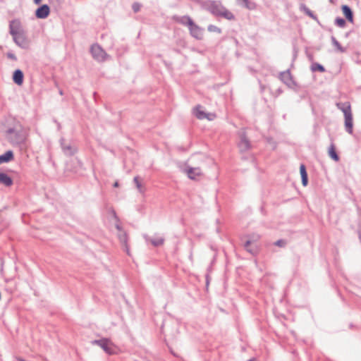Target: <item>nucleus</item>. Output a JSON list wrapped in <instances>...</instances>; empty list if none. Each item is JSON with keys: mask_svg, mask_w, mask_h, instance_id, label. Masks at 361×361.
<instances>
[{"mask_svg": "<svg viewBox=\"0 0 361 361\" xmlns=\"http://www.w3.org/2000/svg\"><path fill=\"white\" fill-rule=\"evenodd\" d=\"M16 131L13 128H9L7 130V133L8 134H13V133H15Z\"/></svg>", "mask_w": 361, "mask_h": 361, "instance_id": "35", "label": "nucleus"}, {"mask_svg": "<svg viewBox=\"0 0 361 361\" xmlns=\"http://www.w3.org/2000/svg\"><path fill=\"white\" fill-rule=\"evenodd\" d=\"M329 157L336 161L339 160V157L337 154L335 149V146L334 144H331L329 148Z\"/></svg>", "mask_w": 361, "mask_h": 361, "instance_id": "25", "label": "nucleus"}, {"mask_svg": "<svg viewBox=\"0 0 361 361\" xmlns=\"http://www.w3.org/2000/svg\"><path fill=\"white\" fill-rule=\"evenodd\" d=\"M280 79L287 85H290L293 82V79L288 70L280 73Z\"/></svg>", "mask_w": 361, "mask_h": 361, "instance_id": "14", "label": "nucleus"}, {"mask_svg": "<svg viewBox=\"0 0 361 361\" xmlns=\"http://www.w3.org/2000/svg\"><path fill=\"white\" fill-rule=\"evenodd\" d=\"M14 155L11 150H8L4 154L0 155V164L7 163L13 159Z\"/></svg>", "mask_w": 361, "mask_h": 361, "instance_id": "21", "label": "nucleus"}, {"mask_svg": "<svg viewBox=\"0 0 361 361\" xmlns=\"http://www.w3.org/2000/svg\"><path fill=\"white\" fill-rule=\"evenodd\" d=\"M253 240H247L243 245L244 248L252 255H255L257 252V248L256 245H252Z\"/></svg>", "mask_w": 361, "mask_h": 361, "instance_id": "19", "label": "nucleus"}, {"mask_svg": "<svg viewBox=\"0 0 361 361\" xmlns=\"http://www.w3.org/2000/svg\"><path fill=\"white\" fill-rule=\"evenodd\" d=\"M205 8L215 16L222 17L229 20L235 19L234 15L226 8L221 1L209 0L205 3Z\"/></svg>", "mask_w": 361, "mask_h": 361, "instance_id": "1", "label": "nucleus"}, {"mask_svg": "<svg viewBox=\"0 0 361 361\" xmlns=\"http://www.w3.org/2000/svg\"><path fill=\"white\" fill-rule=\"evenodd\" d=\"M13 80L16 84L21 85L23 82V73L22 71L19 69L16 70L13 75Z\"/></svg>", "mask_w": 361, "mask_h": 361, "instance_id": "17", "label": "nucleus"}, {"mask_svg": "<svg viewBox=\"0 0 361 361\" xmlns=\"http://www.w3.org/2000/svg\"><path fill=\"white\" fill-rule=\"evenodd\" d=\"M173 20L182 25L187 26L188 27L192 25L193 20L189 16H174Z\"/></svg>", "mask_w": 361, "mask_h": 361, "instance_id": "10", "label": "nucleus"}, {"mask_svg": "<svg viewBox=\"0 0 361 361\" xmlns=\"http://www.w3.org/2000/svg\"><path fill=\"white\" fill-rule=\"evenodd\" d=\"M190 35L196 39L201 40L203 38L204 29L199 25L192 23V25L188 27Z\"/></svg>", "mask_w": 361, "mask_h": 361, "instance_id": "6", "label": "nucleus"}, {"mask_svg": "<svg viewBox=\"0 0 361 361\" xmlns=\"http://www.w3.org/2000/svg\"><path fill=\"white\" fill-rule=\"evenodd\" d=\"M238 4L249 10H253L256 8V4L249 0H239Z\"/></svg>", "mask_w": 361, "mask_h": 361, "instance_id": "23", "label": "nucleus"}, {"mask_svg": "<svg viewBox=\"0 0 361 361\" xmlns=\"http://www.w3.org/2000/svg\"><path fill=\"white\" fill-rule=\"evenodd\" d=\"M331 42L333 44V45L336 48V49L339 51V52H341V53H343L345 51V49L343 48L341 44L340 43L337 41V39H336L335 37L332 36L331 37Z\"/></svg>", "mask_w": 361, "mask_h": 361, "instance_id": "26", "label": "nucleus"}, {"mask_svg": "<svg viewBox=\"0 0 361 361\" xmlns=\"http://www.w3.org/2000/svg\"><path fill=\"white\" fill-rule=\"evenodd\" d=\"M18 361H25V360L24 359H23V358H18Z\"/></svg>", "mask_w": 361, "mask_h": 361, "instance_id": "39", "label": "nucleus"}, {"mask_svg": "<svg viewBox=\"0 0 361 361\" xmlns=\"http://www.w3.org/2000/svg\"><path fill=\"white\" fill-rule=\"evenodd\" d=\"M311 70L313 72L319 71L321 73H324L325 71L324 67L322 65L317 63H314L312 65Z\"/></svg>", "mask_w": 361, "mask_h": 361, "instance_id": "27", "label": "nucleus"}, {"mask_svg": "<svg viewBox=\"0 0 361 361\" xmlns=\"http://www.w3.org/2000/svg\"><path fill=\"white\" fill-rule=\"evenodd\" d=\"M336 106L343 113L344 116L352 113L350 104L348 102L337 103Z\"/></svg>", "mask_w": 361, "mask_h": 361, "instance_id": "20", "label": "nucleus"}, {"mask_svg": "<svg viewBox=\"0 0 361 361\" xmlns=\"http://www.w3.org/2000/svg\"><path fill=\"white\" fill-rule=\"evenodd\" d=\"M344 117L345 130L348 133L352 134L353 127L352 113L345 115Z\"/></svg>", "mask_w": 361, "mask_h": 361, "instance_id": "13", "label": "nucleus"}, {"mask_svg": "<svg viewBox=\"0 0 361 361\" xmlns=\"http://www.w3.org/2000/svg\"><path fill=\"white\" fill-rule=\"evenodd\" d=\"M300 172L301 178H302V184L303 186H306L308 183V178H307V173L306 171V168L304 164L300 165Z\"/></svg>", "mask_w": 361, "mask_h": 361, "instance_id": "22", "label": "nucleus"}, {"mask_svg": "<svg viewBox=\"0 0 361 361\" xmlns=\"http://www.w3.org/2000/svg\"><path fill=\"white\" fill-rule=\"evenodd\" d=\"M147 241H149L154 247H158L164 244V238L161 236H157L154 238L145 237Z\"/></svg>", "mask_w": 361, "mask_h": 361, "instance_id": "18", "label": "nucleus"}, {"mask_svg": "<svg viewBox=\"0 0 361 361\" xmlns=\"http://www.w3.org/2000/svg\"><path fill=\"white\" fill-rule=\"evenodd\" d=\"M300 9L301 11H303L307 16H308L309 17H310L313 20H317V16L304 4H301L300 5Z\"/></svg>", "mask_w": 361, "mask_h": 361, "instance_id": "24", "label": "nucleus"}, {"mask_svg": "<svg viewBox=\"0 0 361 361\" xmlns=\"http://www.w3.org/2000/svg\"><path fill=\"white\" fill-rule=\"evenodd\" d=\"M342 11L346 19L350 23L353 22V13L351 8L348 5L342 6Z\"/></svg>", "mask_w": 361, "mask_h": 361, "instance_id": "16", "label": "nucleus"}, {"mask_svg": "<svg viewBox=\"0 0 361 361\" xmlns=\"http://www.w3.org/2000/svg\"><path fill=\"white\" fill-rule=\"evenodd\" d=\"M7 57L8 59H11L13 60V61H16L17 60V58H16V55L14 54H13V53H11V52L7 53Z\"/></svg>", "mask_w": 361, "mask_h": 361, "instance_id": "34", "label": "nucleus"}, {"mask_svg": "<svg viewBox=\"0 0 361 361\" xmlns=\"http://www.w3.org/2000/svg\"><path fill=\"white\" fill-rule=\"evenodd\" d=\"M184 172L188 175V177L192 180H195L197 177L202 175V170L200 167L187 166L184 169Z\"/></svg>", "mask_w": 361, "mask_h": 361, "instance_id": "7", "label": "nucleus"}, {"mask_svg": "<svg viewBox=\"0 0 361 361\" xmlns=\"http://www.w3.org/2000/svg\"><path fill=\"white\" fill-rule=\"evenodd\" d=\"M13 40L15 44L20 48L26 49L28 47V42L25 32L13 36Z\"/></svg>", "mask_w": 361, "mask_h": 361, "instance_id": "8", "label": "nucleus"}, {"mask_svg": "<svg viewBox=\"0 0 361 361\" xmlns=\"http://www.w3.org/2000/svg\"><path fill=\"white\" fill-rule=\"evenodd\" d=\"M50 12V9L48 5L44 4L39 6L35 11V16L37 18L44 19L46 18Z\"/></svg>", "mask_w": 361, "mask_h": 361, "instance_id": "12", "label": "nucleus"}, {"mask_svg": "<svg viewBox=\"0 0 361 361\" xmlns=\"http://www.w3.org/2000/svg\"><path fill=\"white\" fill-rule=\"evenodd\" d=\"M0 184L9 187L12 185L13 180L6 173L0 172Z\"/></svg>", "mask_w": 361, "mask_h": 361, "instance_id": "15", "label": "nucleus"}, {"mask_svg": "<svg viewBox=\"0 0 361 361\" xmlns=\"http://www.w3.org/2000/svg\"><path fill=\"white\" fill-rule=\"evenodd\" d=\"M274 244L279 247H283L286 245V243L283 240H279L276 241Z\"/></svg>", "mask_w": 361, "mask_h": 361, "instance_id": "33", "label": "nucleus"}, {"mask_svg": "<svg viewBox=\"0 0 361 361\" xmlns=\"http://www.w3.org/2000/svg\"><path fill=\"white\" fill-rule=\"evenodd\" d=\"M61 146L63 153L67 156H73L77 152V148L71 144L66 143L64 139L61 140Z\"/></svg>", "mask_w": 361, "mask_h": 361, "instance_id": "11", "label": "nucleus"}, {"mask_svg": "<svg viewBox=\"0 0 361 361\" xmlns=\"http://www.w3.org/2000/svg\"><path fill=\"white\" fill-rule=\"evenodd\" d=\"M345 24V20L343 18L338 17L335 20V25L340 27H344Z\"/></svg>", "mask_w": 361, "mask_h": 361, "instance_id": "29", "label": "nucleus"}, {"mask_svg": "<svg viewBox=\"0 0 361 361\" xmlns=\"http://www.w3.org/2000/svg\"><path fill=\"white\" fill-rule=\"evenodd\" d=\"M194 114L198 119H204L207 118L209 121H212L215 117L214 114H207L205 113L203 110H202V106L198 105L194 109Z\"/></svg>", "mask_w": 361, "mask_h": 361, "instance_id": "9", "label": "nucleus"}, {"mask_svg": "<svg viewBox=\"0 0 361 361\" xmlns=\"http://www.w3.org/2000/svg\"><path fill=\"white\" fill-rule=\"evenodd\" d=\"M92 57L97 61H104L108 57L105 51L97 44H93L90 48Z\"/></svg>", "mask_w": 361, "mask_h": 361, "instance_id": "3", "label": "nucleus"}, {"mask_svg": "<svg viewBox=\"0 0 361 361\" xmlns=\"http://www.w3.org/2000/svg\"><path fill=\"white\" fill-rule=\"evenodd\" d=\"M240 142L238 143V147L240 152H246L250 149L251 145L249 140L247 138L245 131L242 129L239 131Z\"/></svg>", "mask_w": 361, "mask_h": 361, "instance_id": "5", "label": "nucleus"}, {"mask_svg": "<svg viewBox=\"0 0 361 361\" xmlns=\"http://www.w3.org/2000/svg\"><path fill=\"white\" fill-rule=\"evenodd\" d=\"M132 8H133V10L134 11V12L137 13L140 9V5L138 3H134L133 4Z\"/></svg>", "mask_w": 361, "mask_h": 361, "instance_id": "32", "label": "nucleus"}, {"mask_svg": "<svg viewBox=\"0 0 361 361\" xmlns=\"http://www.w3.org/2000/svg\"><path fill=\"white\" fill-rule=\"evenodd\" d=\"M24 32L25 30L19 19H13L10 21L9 33L12 37L18 34H21Z\"/></svg>", "mask_w": 361, "mask_h": 361, "instance_id": "4", "label": "nucleus"}, {"mask_svg": "<svg viewBox=\"0 0 361 361\" xmlns=\"http://www.w3.org/2000/svg\"><path fill=\"white\" fill-rule=\"evenodd\" d=\"M42 0H34V2L35 4H39L41 3Z\"/></svg>", "mask_w": 361, "mask_h": 361, "instance_id": "36", "label": "nucleus"}, {"mask_svg": "<svg viewBox=\"0 0 361 361\" xmlns=\"http://www.w3.org/2000/svg\"><path fill=\"white\" fill-rule=\"evenodd\" d=\"M92 344L97 345L102 348L107 354L112 355L115 353V348L112 342L108 338H102L91 341Z\"/></svg>", "mask_w": 361, "mask_h": 361, "instance_id": "2", "label": "nucleus"}, {"mask_svg": "<svg viewBox=\"0 0 361 361\" xmlns=\"http://www.w3.org/2000/svg\"><path fill=\"white\" fill-rule=\"evenodd\" d=\"M133 181L136 185V188H137V190H139V192L140 193H143L144 192V190H143V188H142V184L140 183V182L139 181V177L138 176H135L134 178H133Z\"/></svg>", "mask_w": 361, "mask_h": 361, "instance_id": "28", "label": "nucleus"}, {"mask_svg": "<svg viewBox=\"0 0 361 361\" xmlns=\"http://www.w3.org/2000/svg\"><path fill=\"white\" fill-rule=\"evenodd\" d=\"M118 185H118V181L115 182L114 184V187H116V188L118 187Z\"/></svg>", "mask_w": 361, "mask_h": 361, "instance_id": "37", "label": "nucleus"}, {"mask_svg": "<svg viewBox=\"0 0 361 361\" xmlns=\"http://www.w3.org/2000/svg\"><path fill=\"white\" fill-rule=\"evenodd\" d=\"M116 228L118 230V231H121V228L119 225H116Z\"/></svg>", "mask_w": 361, "mask_h": 361, "instance_id": "38", "label": "nucleus"}, {"mask_svg": "<svg viewBox=\"0 0 361 361\" xmlns=\"http://www.w3.org/2000/svg\"><path fill=\"white\" fill-rule=\"evenodd\" d=\"M207 30L209 32H217L219 34H220L221 32V28H219L217 26L214 25H209L207 27Z\"/></svg>", "mask_w": 361, "mask_h": 361, "instance_id": "30", "label": "nucleus"}, {"mask_svg": "<svg viewBox=\"0 0 361 361\" xmlns=\"http://www.w3.org/2000/svg\"><path fill=\"white\" fill-rule=\"evenodd\" d=\"M118 238H119V240L121 241V243L123 244H126L127 243V235L125 233H121L118 235Z\"/></svg>", "mask_w": 361, "mask_h": 361, "instance_id": "31", "label": "nucleus"}]
</instances>
